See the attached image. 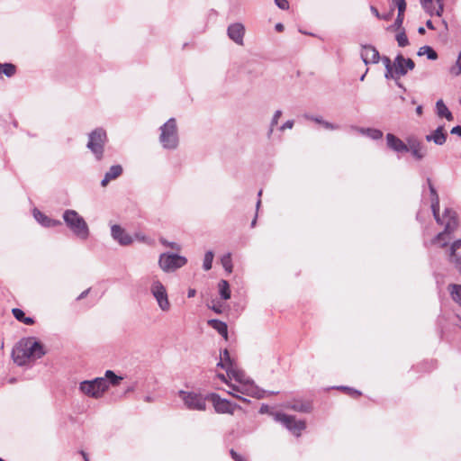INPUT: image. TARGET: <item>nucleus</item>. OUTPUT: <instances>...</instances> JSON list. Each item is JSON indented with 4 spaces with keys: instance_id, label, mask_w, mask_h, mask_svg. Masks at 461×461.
Here are the masks:
<instances>
[{
    "instance_id": "f257e3e1",
    "label": "nucleus",
    "mask_w": 461,
    "mask_h": 461,
    "mask_svg": "<svg viewBox=\"0 0 461 461\" xmlns=\"http://www.w3.org/2000/svg\"><path fill=\"white\" fill-rule=\"evenodd\" d=\"M227 376L231 382L230 384V391H228V393L233 397L247 402L239 393L249 396H255L257 394V388L254 383L237 366L228 367Z\"/></svg>"
},
{
    "instance_id": "f03ea898",
    "label": "nucleus",
    "mask_w": 461,
    "mask_h": 461,
    "mask_svg": "<svg viewBox=\"0 0 461 461\" xmlns=\"http://www.w3.org/2000/svg\"><path fill=\"white\" fill-rule=\"evenodd\" d=\"M43 345L34 338H27L21 340L13 350L14 361L23 366L45 355Z\"/></svg>"
},
{
    "instance_id": "7ed1b4c3",
    "label": "nucleus",
    "mask_w": 461,
    "mask_h": 461,
    "mask_svg": "<svg viewBox=\"0 0 461 461\" xmlns=\"http://www.w3.org/2000/svg\"><path fill=\"white\" fill-rule=\"evenodd\" d=\"M384 62L387 68L385 77L392 78H399L404 76L408 70H412L415 66L412 59H405L402 55L397 56L393 66L388 58L385 59Z\"/></svg>"
},
{
    "instance_id": "20e7f679",
    "label": "nucleus",
    "mask_w": 461,
    "mask_h": 461,
    "mask_svg": "<svg viewBox=\"0 0 461 461\" xmlns=\"http://www.w3.org/2000/svg\"><path fill=\"white\" fill-rule=\"evenodd\" d=\"M440 219L443 221L438 222L440 225L445 226V230L437 235V237L433 240V242L436 244H440V246L445 247L447 245V240H445V236L453 232L458 225L457 217L456 212L451 209H446L443 214L440 216Z\"/></svg>"
},
{
    "instance_id": "39448f33",
    "label": "nucleus",
    "mask_w": 461,
    "mask_h": 461,
    "mask_svg": "<svg viewBox=\"0 0 461 461\" xmlns=\"http://www.w3.org/2000/svg\"><path fill=\"white\" fill-rule=\"evenodd\" d=\"M64 221L72 231L81 239H86L89 230L85 220L74 210H67L63 215Z\"/></svg>"
},
{
    "instance_id": "423d86ee",
    "label": "nucleus",
    "mask_w": 461,
    "mask_h": 461,
    "mask_svg": "<svg viewBox=\"0 0 461 461\" xmlns=\"http://www.w3.org/2000/svg\"><path fill=\"white\" fill-rule=\"evenodd\" d=\"M270 415L276 421L282 423L296 437H300L302 432L306 429L305 421L296 420L294 416L288 415L281 411H271Z\"/></svg>"
},
{
    "instance_id": "0eeeda50",
    "label": "nucleus",
    "mask_w": 461,
    "mask_h": 461,
    "mask_svg": "<svg viewBox=\"0 0 461 461\" xmlns=\"http://www.w3.org/2000/svg\"><path fill=\"white\" fill-rule=\"evenodd\" d=\"M159 140L166 149H176L178 144L177 126L174 118L169 119L160 128Z\"/></svg>"
},
{
    "instance_id": "6e6552de",
    "label": "nucleus",
    "mask_w": 461,
    "mask_h": 461,
    "mask_svg": "<svg viewBox=\"0 0 461 461\" xmlns=\"http://www.w3.org/2000/svg\"><path fill=\"white\" fill-rule=\"evenodd\" d=\"M107 141V135L104 130L98 128L89 134L87 148L95 155L96 159L103 158L104 144Z\"/></svg>"
},
{
    "instance_id": "1a4fd4ad",
    "label": "nucleus",
    "mask_w": 461,
    "mask_h": 461,
    "mask_svg": "<svg viewBox=\"0 0 461 461\" xmlns=\"http://www.w3.org/2000/svg\"><path fill=\"white\" fill-rule=\"evenodd\" d=\"M108 389V382L105 378H95L92 381H84L80 384V390L86 395L98 398Z\"/></svg>"
},
{
    "instance_id": "9d476101",
    "label": "nucleus",
    "mask_w": 461,
    "mask_h": 461,
    "mask_svg": "<svg viewBox=\"0 0 461 461\" xmlns=\"http://www.w3.org/2000/svg\"><path fill=\"white\" fill-rule=\"evenodd\" d=\"M187 262L185 257L174 254H162L159 258V267L163 271H175L184 267Z\"/></svg>"
},
{
    "instance_id": "9b49d317",
    "label": "nucleus",
    "mask_w": 461,
    "mask_h": 461,
    "mask_svg": "<svg viewBox=\"0 0 461 461\" xmlns=\"http://www.w3.org/2000/svg\"><path fill=\"white\" fill-rule=\"evenodd\" d=\"M207 398L210 402H212L217 413L232 415L236 409H240L239 405L232 403L226 399L221 398L216 393H210L207 395Z\"/></svg>"
},
{
    "instance_id": "f8f14e48",
    "label": "nucleus",
    "mask_w": 461,
    "mask_h": 461,
    "mask_svg": "<svg viewBox=\"0 0 461 461\" xmlns=\"http://www.w3.org/2000/svg\"><path fill=\"white\" fill-rule=\"evenodd\" d=\"M180 395L188 409L197 411H204L206 409V400H208L207 396L203 397L200 393L193 392L186 393L184 391L180 392Z\"/></svg>"
},
{
    "instance_id": "ddd939ff",
    "label": "nucleus",
    "mask_w": 461,
    "mask_h": 461,
    "mask_svg": "<svg viewBox=\"0 0 461 461\" xmlns=\"http://www.w3.org/2000/svg\"><path fill=\"white\" fill-rule=\"evenodd\" d=\"M151 293L162 311H168L170 309V303L168 301L167 290L159 281L153 282L151 285Z\"/></svg>"
},
{
    "instance_id": "4468645a",
    "label": "nucleus",
    "mask_w": 461,
    "mask_h": 461,
    "mask_svg": "<svg viewBox=\"0 0 461 461\" xmlns=\"http://www.w3.org/2000/svg\"><path fill=\"white\" fill-rule=\"evenodd\" d=\"M228 36L230 40H232L238 45L243 46L244 44V34H245V27L242 23H236L230 24L228 27Z\"/></svg>"
},
{
    "instance_id": "2eb2a0df",
    "label": "nucleus",
    "mask_w": 461,
    "mask_h": 461,
    "mask_svg": "<svg viewBox=\"0 0 461 461\" xmlns=\"http://www.w3.org/2000/svg\"><path fill=\"white\" fill-rule=\"evenodd\" d=\"M423 9L430 15L441 16L444 11L443 0H420Z\"/></svg>"
},
{
    "instance_id": "dca6fc26",
    "label": "nucleus",
    "mask_w": 461,
    "mask_h": 461,
    "mask_svg": "<svg viewBox=\"0 0 461 461\" xmlns=\"http://www.w3.org/2000/svg\"><path fill=\"white\" fill-rule=\"evenodd\" d=\"M427 182H428L429 192L431 194V209H432L433 216L437 222H440L443 220L440 219V217H439V197H438V194L431 182V179L428 178Z\"/></svg>"
},
{
    "instance_id": "f3484780",
    "label": "nucleus",
    "mask_w": 461,
    "mask_h": 461,
    "mask_svg": "<svg viewBox=\"0 0 461 461\" xmlns=\"http://www.w3.org/2000/svg\"><path fill=\"white\" fill-rule=\"evenodd\" d=\"M286 409L293 410L298 412L309 413L312 410V404L310 401H303V400H293L291 402H287L285 404Z\"/></svg>"
},
{
    "instance_id": "a211bd4d",
    "label": "nucleus",
    "mask_w": 461,
    "mask_h": 461,
    "mask_svg": "<svg viewBox=\"0 0 461 461\" xmlns=\"http://www.w3.org/2000/svg\"><path fill=\"white\" fill-rule=\"evenodd\" d=\"M387 146L396 152H408V143L405 144L401 139L392 133L386 135Z\"/></svg>"
},
{
    "instance_id": "6ab92c4d",
    "label": "nucleus",
    "mask_w": 461,
    "mask_h": 461,
    "mask_svg": "<svg viewBox=\"0 0 461 461\" xmlns=\"http://www.w3.org/2000/svg\"><path fill=\"white\" fill-rule=\"evenodd\" d=\"M112 236L123 246L129 245L132 242L131 237L119 225H113L112 227Z\"/></svg>"
},
{
    "instance_id": "aec40b11",
    "label": "nucleus",
    "mask_w": 461,
    "mask_h": 461,
    "mask_svg": "<svg viewBox=\"0 0 461 461\" xmlns=\"http://www.w3.org/2000/svg\"><path fill=\"white\" fill-rule=\"evenodd\" d=\"M361 57L366 64L377 63L379 60V53L376 49L372 46L363 47Z\"/></svg>"
},
{
    "instance_id": "412c9836",
    "label": "nucleus",
    "mask_w": 461,
    "mask_h": 461,
    "mask_svg": "<svg viewBox=\"0 0 461 461\" xmlns=\"http://www.w3.org/2000/svg\"><path fill=\"white\" fill-rule=\"evenodd\" d=\"M408 151H411L412 156L419 160L423 158L426 154L422 145L419 141L411 139L408 140Z\"/></svg>"
},
{
    "instance_id": "4be33fe9",
    "label": "nucleus",
    "mask_w": 461,
    "mask_h": 461,
    "mask_svg": "<svg viewBox=\"0 0 461 461\" xmlns=\"http://www.w3.org/2000/svg\"><path fill=\"white\" fill-rule=\"evenodd\" d=\"M428 141H433L437 145H442L446 142L447 133L444 131L443 126H439L431 134L426 136Z\"/></svg>"
},
{
    "instance_id": "5701e85b",
    "label": "nucleus",
    "mask_w": 461,
    "mask_h": 461,
    "mask_svg": "<svg viewBox=\"0 0 461 461\" xmlns=\"http://www.w3.org/2000/svg\"><path fill=\"white\" fill-rule=\"evenodd\" d=\"M122 173V167L120 165L112 166L110 169L106 172L104 179L102 180V185L106 186L108 183L112 180L119 177Z\"/></svg>"
},
{
    "instance_id": "b1692460",
    "label": "nucleus",
    "mask_w": 461,
    "mask_h": 461,
    "mask_svg": "<svg viewBox=\"0 0 461 461\" xmlns=\"http://www.w3.org/2000/svg\"><path fill=\"white\" fill-rule=\"evenodd\" d=\"M208 325L216 330L225 339H228L227 324L219 320H209Z\"/></svg>"
},
{
    "instance_id": "393cba45",
    "label": "nucleus",
    "mask_w": 461,
    "mask_h": 461,
    "mask_svg": "<svg viewBox=\"0 0 461 461\" xmlns=\"http://www.w3.org/2000/svg\"><path fill=\"white\" fill-rule=\"evenodd\" d=\"M437 114L447 121H453V115L442 100H438L436 104Z\"/></svg>"
},
{
    "instance_id": "a878e982",
    "label": "nucleus",
    "mask_w": 461,
    "mask_h": 461,
    "mask_svg": "<svg viewBox=\"0 0 461 461\" xmlns=\"http://www.w3.org/2000/svg\"><path fill=\"white\" fill-rule=\"evenodd\" d=\"M447 290L452 300L461 306V285L450 284Z\"/></svg>"
},
{
    "instance_id": "bb28decb",
    "label": "nucleus",
    "mask_w": 461,
    "mask_h": 461,
    "mask_svg": "<svg viewBox=\"0 0 461 461\" xmlns=\"http://www.w3.org/2000/svg\"><path fill=\"white\" fill-rule=\"evenodd\" d=\"M12 313L17 321H19L26 325L34 324V320L31 317H26L24 312L19 308H14L12 310Z\"/></svg>"
},
{
    "instance_id": "cd10ccee",
    "label": "nucleus",
    "mask_w": 461,
    "mask_h": 461,
    "mask_svg": "<svg viewBox=\"0 0 461 461\" xmlns=\"http://www.w3.org/2000/svg\"><path fill=\"white\" fill-rule=\"evenodd\" d=\"M218 366L226 369L228 371V367L236 366L230 357V353L227 349H224L221 354V361L218 363Z\"/></svg>"
},
{
    "instance_id": "c85d7f7f",
    "label": "nucleus",
    "mask_w": 461,
    "mask_h": 461,
    "mask_svg": "<svg viewBox=\"0 0 461 461\" xmlns=\"http://www.w3.org/2000/svg\"><path fill=\"white\" fill-rule=\"evenodd\" d=\"M219 292L222 299L228 300L230 298V289L229 283L225 280H221L218 284Z\"/></svg>"
},
{
    "instance_id": "c756f323",
    "label": "nucleus",
    "mask_w": 461,
    "mask_h": 461,
    "mask_svg": "<svg viewBox=\"0 0 461 461\" xmlns=\"http://www.w3.org/2000/svg\"><path fill=\"white\" fill-rule=\"evenodd\" d=\"M16 73V67L12 63H0V75L4 74L8 77H13Z\"/></svg>"
},
{
    "instance_id": "7c9ffc66",
    "label": "nucleus",
    "mask_w": 461,
    "mask_h": 461,
    "mask_svg": "<svg viewBox=\"0 0 461 461\" xmlns=\"http://www.w3.org/2000/svg\"><path fill=\"white\" fill-rule=\"evenodd\" d=\"M425 54L428 56V58L429 59H432V60H434L438 58L437 52L429 46H424L419 50V51H418L419 56H422Z\"/></svg>"
},
{
    "instance_id": "2f4dec72",
    "label": "nucleus",
    "mask_w": 461,
    "mask_h": 461,
    "mask_svg": "<svg viewBox=\"0 0 461 461\" xmlns=\"http://www.w3.org/2000/svg\"><path fill=\"white\" fill-rule=\"evenodd\" d=\"M34 216H35L36 220L39 222H41L42 225H44V226L51 225L52 221L50 219H49L46 215L41 213V212L35 211Z\"/></svg>"
},
{
    "instance_id": "473e14b6",
    "label": "nucleus",
    "mask_w": 461,
    "mask_h": 461,
    "mask_svg": "<svg viewBox=\"0 0 461 461\" xmlns=\"http://www.w3.org/2000/svg\"><path fill=\"white\" fill-rule=\"evenodd\" d=\"M105 377L109 380L113 385H117L122 380L121 376H117L113 371L108 370L105 373Z\"/></svg>"
},
{
    "instance_id": "72a5a7b5",
    "label": "nucleus",
    "mask_w": 461,
    "mask_h": 461,
    "mask_svg": "<svg viewBox=\"0 0 461 461\" xmlns=\"http://www.w3.org/2000/svg\"><path fill=\"white\" fill-rule=\"evenodd\" d=\"M449 72L455 77L461 75V52L459 53L456 64L450 68Z\"/></svg>"
},
{
    "instance_id": "f704fd0d",
    "label": "nucleus",
    "mask_w": 461,
    "mask_h": 461,
    "mask_svg": "<svg viewBox=\"0 0 461 461\" xmlns=\"http://www.w3.org/2000/svg\"><path fill=\"white\" fill-rule=\"evenodd\" d=\"M213 260V253L212 251H208L205 253L203 259V268L208 271L212 268V264Z\"/></svg>"
},
{
    "instance_id": "c9c22d12",
    "label": "nucleus",
    "mask_w": 461,
    "mask_h": 461,
    "mask_svg": "<svg viewBox=\"0 0 461 461\" xmlns=\"http://www.w3.org/2000/svg\"><path fill=\"white\" fill-rule=\"evenodd\" d=\"M460 248H461V240H457L455 242H453V244L450 247V254H449L450 261H453L454 259H456V258H458L456 256V250L459 249Z\"/></svg>"
},
{
    "instance_id": "e433bc0d",
    "label": "nucleus",
    "mask_w": 461,
    "mask_h": 461,
    "mask_svg": "<svg viewBox=\"0 0 461 461\" xmlns=\"http://www.w3.org/2000/svg\"><path fill=\"white\" fill-rule=\"evenodd\" d=\"M221 264L225 270H227L229 273L232 271L231 258L230 254L225 255L221 258Z\"/></svg>"
},
{
    "instance_id": "4c0bfd02",
    "label": "nucleus",
    "mask_w": 461,
    "mask_h": 461,
    "mask_svg": "<svg viewBox=\"0 0 461 461\" xmlns=\"http://www.w3.org/2000/svg\"><path fill=\"white\" fill-rule=\"evenodd\" d=\"M396 41L400 47H405L409 43L407 35L404 32L398 33L396 35Z\"/></svg>"
},
{
    "instance_id": "58836bf2",
    "label": "nucleus",
    "mask_w": 461,
    "mask_h": 461,
    "mask_svg": "<svg viewBox=\"0 0 461 461\" xmlns=\"http://www.w3.org/2000/svg\"><path fill=\"white\" fill-rule=\"evenodd\" d=\"M393 2L395 3L398 8V14H400V15H404V12L406 10L405 0H393Z\"/></svg>"
},
{
    "instance_id": "ea45409f",
    "label": "nucleus",
    "mask_w": 461,
    "mask_h": 461,
    "mask_svg": "<svg viewBox=\"0 0 461 461\" xmlns=\"http://www.w3.org/2000/svg\"><path fill=\"white\" fill-rule=\"evenodd\" d=\"M367 133H368V136L374 140H378L383 137V132L380 130H376V129H368Z\"/></svg>"
},
{
    "instance_id": "a19ab883",
    "label": "nucleus",
    "mask_w": 461,
    "mask_h": 461,
    "mask_svg": "<svg viewBox=\"0 0 461 461\" xmlns=\"http://www.w3.org/2000/svg\"><path fill=\"white\" fill-rule=\"evenodd\" d=\"M342 390L353 398H358L359 396L362 395L361 392L355 389L343 387Z\"/></svg>"
},
{
    "instance_id": "79ce46f5",
    "label": "nucleus",
    "mask_w": 461,
    "mask_h": 461,
    "mask_svg": "<svg viewBox=\"0 0 461 461\" xmlns=\"http://www.w3.org/2000/svg\"><path fill=\"white\" fill-rule=\"evenodd\" d=\"M275 3L282 10H287L289 8L287 0H275Z\"/></svg>"
},
{
    "instance_id": "37998d69",
    "label": "nucleus",
    "mask_w": 461,
    "mask_h": 461,
    "mask_svg": "<svg viewBox=\"0 0 461 461\" xmlns=\"http://www.w3.org/2000/svg\"><path fill=\"white\" fill-rule=\"evenodd\" d=\"M230 456L235 461H247L241 455L237 453L234 449L230 450Z\"/></svg>"
},
{
    "instance_id": "c03bdc74",
    "label": "nucleus",
    "mask_w": 461,
    "mask_h": 461,
    "mask_svg": "<svg viewBox=\"0 0 461 461\" xmlns=\"http://www.w3.org/2000/svg\"><path fill=\"white\" fill-rule=\"evenodd\" d=\"M160 242H161L162 244H164L165 246H167V247H170V248H171V249H176V250H179V249H180L179 245H177L176 243H169V242H167V241L166 240H164V239H160Z\"/></svg>"
},
{
    "instance_id": "a18cd8bd",
    "label": "nucleus",
    "mask_w": 461,
    "mask_h": 461,
    "mask_svg": "<svg viewBox=\"0 0 461 461\" xmlns=\"http://www.w3.org/2000/svg\"><path fill=\"white\" fill-rule=\"evenodd\" d=\"M217 376L230 387V384L231 382L229 378L227 379L226 375H224L223 374H218Z\"/></svg>"
},
{
    "instance_id": "49530a36",
    "label": "nucleus",
    "mask_w": 461,
    "mask_h": 461,
    "mask_svg": "<svg viewBox=\"0 0 461 461\" xmlns=\"http://www.w3.org/2000/svg\"><path fill=\"white\" fill-rule=\"evenodd\" d=\"M452 262L455 263L456 268L459 271L461 274V257L456 258Z\"/></svg>"
},
{
    "instance_id": "de8ad7c7",
    "label": "nucleus",
    "mask_w": 461,
    "mask_h": 461,
    "mask_svg": "<svg viewBox=\"0 0 461 461\" xmlns=\"http://www.w3.org/2000/svg\"><path fill=\"white\" fill-rule=\"evenodd\" d=\"M393 15V9H392L388 14L381 15L380 19L389 21L392 19Z\"/></svg>"
},
{
    "instance_id": "09e8293b",
    "label": "nucleus",
    "mask_w": 461,
    "mask_h": 461,
    "mask_svg": "<svg viewBox=\"0 0 461 461\" xmlns=\"http://www.w3.org/2000/svg\"><path fill=\"white\" fill-rule=\"evenodd\" d=\"M403 18H404V15H400V14H398L396 21H395V24L398 27H400L402 24Z\"/></svg>"
},
{
    "instance_id": "8fccbe9b",
    "label": "nucleus",
    "mask_w": 461,
    "mask_h": 461,
    "mask_svg": "<svg viewBox=\"0 0 461 461\" xmlns=\"http://www.w3.org/2000/svg\"><path fill=\"white\" fill-rule=\"evenodd\" d=\"M451 133L457 134V135L461 136V126H456V127L452 128Z\"/></svg>"
},
{
    "instance_id": "3c124183",
    "label": "nucleus",
    "mask_w": 461,
    "mask_h": 461,
    "mask_svg": "<svg viewBox=\"0 0 461 461\" xmlns=\"http://www.w3.org/2000/svg\"><path fill=\"white\" fill-rule=\"evenodd\" d=\"M294 125V122L292 121H287L282 127V130H285L286 128L291 129Z\"/></svg>"
},
{
    "instance_id": "603ef678",
    "label": "nucleus",
    "mask_w": 461,
    "mask_h": 461,
    "mask_svg": "<svg viewBox=\"0 0 461 461\" xmlns=\"http://www.w3.org/2000/svg\"><path fill=\"white\" fill-rule=\"evenodd\" d=\"M216 313H221L222 312V309H221V305H212L211 307Z\"/></svg>"
},
{
    "instance_id": "864d4df0",
    "label": "nucleus",
    "mask_w": 461,
    "mask_h": 461,
    "mask_svg": "<svg viewBox=\"0 0 461 461\" xmlns=\"http://www.w3.org/2000/svg\"><path fill=\"white\" fill-rule=\"evenodd\" d=\"M281 116V112L280 111H277L276 113H275V116L273 118V123L272 124H276L277 123V121H278V118Z\"/></svg>"
},
{
    "instance_id": "5fc2aeb1",
    "label": "nucleus",
    "mask_w": 461,
    "mask_h": 461,
    "mask_svg": "<svg viewBox=\"0 0 461 461\" xmlns=\"http://www.w3.org/2000/svg\"><path fill=\"white\" fill-rule=\"evenodd\" d=\"M371 12L378 18L380 19L381 18V14H379L378 10L374 7V6H371Z\"/></svg>"
},
{
    "instance_id": "6e6d98bb",
    "label": "nucleus",
    "mask_w": 461,
    "mask_h": 461,
    "mask_svg": "<svg viewBox=\"0 0 461 461\" xmlns=\"http://www.w3.org/2000/svg\"><path fill=\"white\" fill-rule=\"evenodd\" d=\"M195 294H196V290H195V289H194V288H190V289L188 290V297H189V298L194 297V296H195Z\"/></svg>"
},
{
    "instance_id": "4d7b16f0",
    "label": "nucleus",
    "mask_w": 461,
    "mask_h": 461,
    "mask_svg": "<svg viewBox=\"0 0 461 461\" xmlns=\"http://www.w3.org/2000/svg\"><path fill=\"white\" fill-rule=\"evenodd\" d=\"M80 454L82 455L85 461H89V456L87 453H86L84 450H81Z\"/></svg>"
},
{
    "instance_id": "13d9d810",
    "label": "nucleus",
    "mask_w": 461,
    "mask_h": 461,
    "mask_svg": "<svg viewBox=\"0 0 461 461\" xmlns=\"http://www.w3.org/2000/svg\"><path fill=\"white\" fill-rule=\"evenodd\" d=\"M426 26H427L429 29H430V30H434V29H435V27H434V25H433V23H432V22H431L430 20H428V21H427V23H426Z\"/></svg>"
},
{
    "instance_id": "bf43d9fd",
    "label": "nucleus",
    "mask_w": 461,
    "mask_h": 461,
    "mask_svg": "<svg viewBox=\"0 0 461 461\" xmlns=\"http://www.w3.org/2000/svg\"><path fill=\"white\" fill-rule=\"evenodd\" d=\"M276 31H277V32H283V30H284V25H283L282 23H277V24L276 25Z\"/></svg>"
},
{
    "instance_id": "052dcab7",
    "label": "nucleus",
    "mask_w": 461,
    "mask_h": 461,
    "mask_svg": "<svg viewBox=\"0 0 461 461\" xmlns=\"http://www.w3.org/2000/svg\"><path fill=\"white\" fill-rule=\"evenodd\" d=\"M416 113H417V114H418V115H420H420L422 114V106H420H420H418V107L416 108Z\"/></svg>"
},
{
    "instance_id": "680f3d73",
    "label": "nucleus",
    "mask_w": 461,
    "mask_h": 461,
    "mask_svg": "<svg viewBox=\"0 0 461 461\" xmlns=\"http://www.w3.org/2000/svg\"><path fill=\"white\" fill-rule=\"evenodd\" d=\"M87 293H88V290H86V291L83 292V293L79 295L78 299H82V298H84V297L86 295V294H87Z\"/></svg>"
},
{
    "instance_id": "e2e57ef3",
    "label": "nucleus",
    "mask_w": 461,
    "mask_h": 461,
    "mask_svg": "<svg viewBox=\"0 0 461 461\" xmlns=\"http://www.w3.org/2000/svg\"><path fill=\"white\" fill-rule=\"evenodd\" d=\"M418 32H419L420 34H424L425 33V29L423 27H420L418 29Z\"/></svg>"
},
{
    "instance_id": "0e129e2a",
    "label": "nucleus",
    "mask_w": 461,
    "mask_h": 461,
    "mask_svg": "<svg viewBox=\"0 0 461 461\" xmlns=\"http://www.w3.org/2000/svg\"><path fill=\"white\" fill-rule=\"evenodd\" d=\"M256 222H257V215L254 217V219H253V221L251 222V227H255Z\"/></svg>"
},
{
    "instance_id": "69168bd1",
    "label": "nucleus",
    "mask_w": 461,
    "mask_h": 461,
    "mask_svg": "<svg viewBox=\"0 0 461 461\" xmlns=\"http://www.w3.org/2000/svg\"><path fill=\"white\" fill-rule=\"evenodd\" d=\"M267 406H263V407H261V409H260V412H261V413H265V412L267 411Z\"/></svg>"
},
{
    "instance_id": "338daca9",
    "label": "nucleus",
    "mask_w": 461,
    "mask_h": 461,
    "mask_svg": "<svg viewBox=\"0 0 461 461\" xmlns=\"http://www.w3.org/2000/svg\"><path fill=\"white\" fill-rule=\"evenodd\" d=\"M324 126H325L326 128H330V129H332V128H333V127H332V125H330L329 122H324Z\"/></svg>"
},
{
    "instance_id": "774afa93",
    "label": "nucleus",
    "mask_w": 461,
    "mask_h": 461,
    "mask_svg": "<svg viewBox=\"0 0 461 461\" xmlns=\"http://www.w3.org/2000/svg\"><path fill=\"white\" fill-rule=\"evenodd\" d=\"M0 461H5V460L0 457Z\"/></svg>"
}]
</instances>
